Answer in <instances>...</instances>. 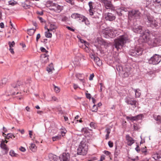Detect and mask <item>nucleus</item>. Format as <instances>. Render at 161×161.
Segmentation results:
<instances>
[{
  "label": "nucleus",
  "mask_w": 161,
  "mask_h": 161,
  "mask_svg": "<svg viewBox=\"0 0 161 161\" xmlns=\"http://www.w3.org/2000/svg\"><path fill=\"white\" fill-rule=\"evenodd\" d=\"M142 37L139 39V42L141 41L142 42H144L149 39L150 35L149 31L148 30L145 31L144 32L143 31Z\"/></svg>",
  "instance_id": "10"
},
{
  "label": "nucleus",
  "mask_w": 161,
  "mask_h": 161,
  "mask_svg": "<svg viewBox=\"0 0 161 161\" xmlns=\"http://www.w3.org/2000/svg\"><path fill=\"white\" fill-rule=\"evenodd\" d=\"M151 41L153 46L158 44L161 41V36H157L155 38L151 40Z\"/></svg>",
  "instance_id": "16"
},
{
  "label": "nucleus",
  "mask_w": 161,
  "mask_h": 161,
  "mask_svg": "<svg viewBox=\"0 0 161 161\" xmlns=\"http://www.w3.org/2000/svg\"><path fill=\"white\" fill-rule=\"evenodd\" d=\"M161 61V55L155 54L148 60L150 64L156 65L158 64Z\"/></svg>",
  "instance_id": "6"
},
{
  "label": "nucleus",
  "mask_w": 161,
  "mask_h": 161,
  "mask_svg": "<svg viewBox=\"0 0 161 161\" xmlns=\"http://www.w3.org/2000/svg\"><path fill=\"white\" fill-rule=\"evenodd\" d=\"M133 31L136 33L142 34L143 33L142 27L141 26H134L132 27Z\"/></svg>",
  "instance_id": "17"
},
{
  "label": "nucleus",
  "mask_w": 161,
  "mask_h": 161,
  "mask_svg": "<svg viewBox=\"0 0 161 161\" xmlns=\"http://www.w3.org/2000/svg\"><path fill=\"white\" fill-rule=\"evenodd\" d=\"M97 110V107L95 104L93 106L92 108V112H96Z\"/></svg>",
  "instance_id": "43"
},
{
  "label": "nucleus",
  "mask_w": 161,
  "mask_h": 161,
  "mask_svg": "<svg viewBox=\"0 0 161 161\" xmlns=\"http://www.w3.org/2000/svg\"><path fill=\"white\" fill-rule=\"evenodd\" d=\"M141 16V13L138 10L133 9L129 12L128 16L129 18H132L136 19H139Z\"/></svg>",
  "instance_id": "5"
},
{
  "label": "nucleus",
  "mask_w": 161,
  "mask_h": 161,
  "mask_svg": "<svg viewBox=\"0 0 161 161\" xmlns=\"http://www.w3.org/2000/svg\"><path fill=\"white\" fill-rule=\"evenodd\" d=\"M130 67H125L123 68L121 74L124 77H127L130 74Z\"/></svg>",
  "instance_id": "14"
},
{
  "label": "nucleus",
  "mask_w": 161,
  "mask_h": 161,
  "mask_svg": "<svg viewBox=\"0 0 161 161\" xmlns=\"http://www.w3.org/2000/svg\"><path fill=\"white\" fill-rule=\"evenodd\" d=\"M125 102L128 105L133 106L135 108L137 107V101L129 97H126L125 99Z\"/></svg>",
  "instance_id": "11"
},
{
  "label": "nucleus",
  "mask_w": 161,
  "mask_h": 161,
  "mask_svg": "<svg viewBox=\"0 0 161 161\" xmlns=\"http://www.w3.org/2000/svg\"><path fill=\"white\" fill-rule=\"evenodd\" d=\"M41 51L42 52H46L47 53L48 52V51L47 50L44 48L43 47H41L40 49Z\"/></svg>",
  "instance_id": "50"
},
{
  "label": "nucleus",
  "mask_w": 161,
  "mask_h": 161,
  "mask_svg": "<svg viewBox=\"0 0 161 161\" xmlns=\"http://www.w3.org/2000/svg\"><path fill=\"white\" fill-rule=\"evenodd\" d=\"M92 20L93 22L95 24L99 23L101 21V18L98 16H95L92 18Z\"/></svg>",
  "instance_id": "22"
},
{
  "label": "nucleus",
  "mask_w": 161,
  "mask_h": 161,
  "mask_svg": "<svg viewBox=\"0 0 161 161\" xmlns=\"http://www.w3.org/2000/svg\"><path fill=\"white\" fill-rule=\"evenodd\" d=\"M21 5L25 9L29 8L30 6L29 4V2L28 1H25L23 3H22Z\"/></svg>",
  "instance_id": "25"
},
{
  "label": "nucleus",
  "mask_w": 161,
  "mask_h": 161,
  "mask_svg": "<svg viewBox=\"0 0 161 161\" xmlns=\"http://www.w3.org/2000/svg\"><path fill=\"white\" fill-rule=\"evenodd\" d=\"M69 154L68 153H63L61 156L60 157L61 161H69Z\"/></svg>",
  "instance_id": "15"
},
{
  "label": "nucleus",
  "mask_w": 161,
  "mask_h": 161,
  "mask_svg": "<svg viewBox=\"0 0 161 161\" xmlns=\"http://www.w3.org/2000/svg\"><path fill=\"white\" fill-rule=\"evenodd\" d=\"M67 3L70 4L72 5H73L75 4L74 0H64Z\"/></svg>",
  "instance_id": "45"
},
{
  "label": "nucleus",
  "mask_w": 161,
  "mask_h": 161,
  "mask_svg": "<svg viewBox=\"0 0 161 161\" xmlns=\"http://www.w3.org/2000/svg\"><path fill=\"white\" fill-rule=\"evenodd\" d=\"M127 11V8L124 7H122L119 8H118L117 10V13L118 14L119 16H122L124 12H126Z\"/></svg>",
  "instance_id": "21"
},
{
  "label": "nucleus",
  "mask_w": 161,
  "mask_h": 161,
  "mask_svg": "<svg viewBox=\"0 0 161 161\" xmlns=\"http://www.w3.org/2000/svg\"><path fill=\"white\" fill-rule=\"evenodd\" d=\"M142 117V114H140L134 117H130L127 116L126 119L131 121H135L141 119Z\"/></svg>",
  "instance_id": "18"
},
{
  "label": "nucleus",
  "mask_w": 161,
  "mask_h": 161,
  "mask_svg": "<svg viewBox=\"0 0 161 161\" xmlns=\"http://www.w3.org/2000/svg\"><path fill=\"white\" fill-rule=\"evenodd\" d=\"M93 3L92 2H90L88 3V5L89 6L90 9H93Z\"/></svg>",
  "instance_id": "48"
},
{
  "label": "nucleus",
  "mask_w": 161,
  "mask_h": 161,
  "mask_svg": "<svg viewBox=\"0 0 161 161\" xmlns=\"http://www.w3.org/2000/svg\"><path fill=\"white\" fill-rule=\"evenodd\" d=\"M143 49L140 47L137 46L134 49H132L130 52V54L132 56L136 57L142 54Z\"/></svg>",
  "instance_id": "7"
},
{
  "label": "nucleus",
  "mask_w": 161,
  "mask_h": 161,
  "mask_svg": "<svg viewBox=\"0 0 161 161\" xmlns=\"http://www.w3.org/2000/svg\"><path fill=\"white\" fill-rule=\"evenodd\" d=\"M146 17L145 23L147 27L154 28L158 26V23L149 14H146Z\"/></svg>",
  "instance_id": "4"
},
{
  "label": "nucleus",
  "mask_w": 161,
  "mask_h": 161,
  "mask_svg": "<svg viewBox=\"0 0 161 161\" xmlns=\"http://www.w3.org/2000/svg\"><path fill=\"white\" fill-rule=\"evenodd\" d=\"M146 147H145V148L141 149V152L143 153H144L145 155H146L147 154V150L145 148H146Z\"/></svg>",
  "instance_id": "49"
},
{
  "label": "nucleus",
  "mask_w": 161,
  "mask_h": 161,
  "mask_svg": "<svg viewBox=\"0 0 161 161\" xmlns=\"http://www.w3.org/2000/svg\"><path fill=\"white\" fill-rule=\"evenodd\" d=\"M86 138L83 139L80 142L77 149V154L81 155H85L87 152L88 146L86 145Z\"/></svg>",
  "instance_id": "3"
},
{
  "label": "nucleus",
  "mask_w": 161,
  "mask_h": 161,
  "mask_svg": "<svg viewBox=\"0 0 161 161\" xmlns=\"http://www.w3.org/2000/svg\"><path fill=\"white\" fill-rule=\"evenodd\" d=\"M48 56L46 55L45 54L43 55V57L42 58V62H43L44 63H45L48 61Z\"/></svg>",
  "instance_id": "32"
},
{
  "label": "nucleus",
  "mask_w": 161,
  "mask_h": 161,
  "mask_svg": "<svg viewBox=\"0 0 161 161\" xmlns=\"http://www.w3.org/2000/svg\"><path fill=\"white\" fill-rule=\"evenodd\" d=\"M103 32V36L106 38H113L115 36L113 31L111 29L106 28Z\"/></svg>",
  "instance_id": "8"
},
{
  "label": "nucleus",
  "mask_w": 161,
  "mask_h": 161,
  "mask_svg": "<svg viewBox=\"0 0 161 161\" xmlns=\"http://www.w3.org/2000/svg\"><path fill=\"white\" fill-rule=\"evenodd\" d=\"M8 3L9 5H11L12 6L14 5L17 3L14 1V0L9 1Z\"/></svg>",
  "instance_id": "46"
},
{
  "label": "nucleus",
  "mask_w": 161,
  "mask_h": 161,
  "mask_svg": "<svg viewBox=\"0 0 161 161\" xmlns=\"http://www.w3.org/2000/svg\"><path fill=\"white\" fill-rule=\"evenodd\" d=\"M86 97L88 99H90L91 98V94L89 93H86Z\"/></svg>",
  "instance_id": "59"
},
{
  "label": "nucleus",
  "mask_w": 161,
  "mask_h": 161,
  "mask_svg": "<svg viewBox=\"0 0 161 161\" xmlns=\"http://www.w3.org/2000/svg\"><path fill=\"white\" fill-rule=\"evenodd\" d=\"M11 86L14 88H17V90H23L25 87L24 83L21 81H17L16 83L12 84Z\"/></svg>",
  "instance_id": "9"
},
{
  "label": "nucleus",
  "mask_w": 161,
  "mask_h": 161,
  "mask_svg": "<svg viewBox=\"0 0 161 161\" xmlns=\"http://www.w3.org/2000/svg\"><path fill=\"white\" fill-rule=\"evenodd\" d=\"M0 147L4 150V154H7L9 150V148L7 147V145L4 144V142H2L0 144Z\"/></svg>",
  "instance_id": "19"
},
{
  "label": "nucleus",
  "mask_w": 161,
  "mask_h": 161,
  "mask_svg": "<svg viewBox=\"0 0 161 161\" xmlns=\"http://www.w3.org/2000/svg\"><path fill=\"white\" fill-rule=\"evenodd\" d=\"M90 126L92 128H94V126H95V125H94V123L93 122H91L90 123Z\"/></svg>",
  "instance_id": "62"
},
{
  "label": "nucleus",
  "mask_w": 161,
  "mask_h": 161,
  "mask_svg": "<svg viewBox=\"0 0 161 161\" xmlns=\"http://www.w3.org/2000/svg\"><path fill=\"white\" fill-rule=\"evenodd\" d=\"M12 137H15L14 135L12 133H8L6 136H5V138L7 139H8L9 138H12Z\"/></svg>",
  "instance_id": "39"
},
{
  "label": "nucleus",
  "mask_w": 161,
  "mask_h": 161,
  "mask_svg": "<svg viewBox=\"0 0 161 161\" xmlns=\"http://www.w3.org/2000/svg\"><path fill=\"white\" fill-rule=\"evenodd\" d=\"M120 153V151L119 149H118L117 147H116L115 148V151L114 152V157L117 158V156Z\"/></svg>",
  "instance_id": "33"
},
{
  "label": "nucleus",
  "mask_w": 161,
  "mask_h": 161,
  "mask_svg": "<svg viewBox=\"0 0 161 161\" xmlns=\"http://www.w3.org/2000/svg\"><path fill=\"white\" fill-rule=\"evenodd\" d=\"M54 90L55 92L57 93L59 92L60 90L59 88L58 87L56 86L55 85H54Z\"/></svg>",
  "instance_id": "47"
},
{
  "label": "nucleus",
  "mask_w": 161,
  "mask_h": 161,
  "mask_svg": "<svg viewBox=\"0 0 161 161\" xmlns=\"http://www.w3.org/2000/svg\"><path fill=\"white\" fill-rule=\"evenodd\" d=\"M108 145L110 147H113V144L111 141H109L108 142Z\"/></svg>",
  "instance_id": "53"
},
{
  "label": "nucleus",
  "mask_w": 161,
  "mask_h": 161,
  "mask_svg": "<svg viewBox=\"0 0 161 161\" xmlns=\"http://www.w3.org/2000/svg\"><path fill=\"white\" fill-rule=\"evenodd\" d=\"M47 7L51 11L56 13H60L63 9V6L57 3H53L51 1H47L46 3Z\"/></svg>",
  "instance_id": "1"
},
{
  "label": "nucleus",
  "mask_w": 161,
  "mask_h": 161,
  "mask_svg": "<svg viewBox=\"0 0 161 161\" xmlns=\"http://www.w3.org/2000/svg\"><path fill=\"white\" fill-rule=\"evenodd\" d=\"M93 9H89V12L90 15H92L93 14Z\"/></svg>",
  "instance_id": "56"
},
{
  "label": "nucleus",
  "mask_w": 161,
  "mask_h": 161,
  "mask_svg": "<svg viewBox=\"0 0 161 161\" xmlns=\"http://www.w3.org/2000/svg\"><path fill=\"white\" fill-rule=\"evenodd\" d=\"M40 37V34H38L37 35L36 37V41L37 42L38 41V39Z\"/></svg>",
  "instance_id": "63"
},
{
  "label": "nucleus",
  "mask_w": 161,
  "mask_h": 161,
  "mask_svg": "<svg viewBox=\"0 0 161 161\" xmlns=\"http://www.w3.org/2000/svg\"><path fill=\"white\" fill-rule=\"evenodd\" d=\"M57 28L56 25L54 24H50V27L49 29H48V30L50 31H55L56 29Z\"/></svg>",
  "instance_id": "30"
},
{
  "label": "nucleus",
  "mask_w": 161,
  "mask_h": 161,
  "mask_svg": "<svg viewBox=\"0 0 161 161\" xmlns=\"http://www.w3.org/2000/svg\"><path fill=\"white\" fill-rule=\"evenodd\" d=\"M83 15L78 13H74L72 14L71 17L72 18L76 19L77 18H81L82 19Z\"/></svg>",
  "instance_id": "24"
},
{
  "label": "nucleus",
  "mask_w": 161,
  "mask_h": 161,
  "mask_svg": "<svg viewBox=\"0 0 161 161\" xmlns=\"http://www.w3.org/2000/svg\"><path fill=\"white\" fill-rule=\"evenodd\" d=\"M94 75L93 73L91 74L90 75V77L89 78V80H92L93 78L94 77Z\"/></svg>",
  "instance_id": "54"
},
{
  "label": "nucleus",
  "mask_w": 161,
  "mask_h": 161,
  "mask_svg": "<svg viewBox=\"0 0 161 161\" xmlns=\"http://www.w3.org/2000/svg\"><path fill=\"white\" fill-rule=\"evenodd\" d=\"M48 157L50 161H57L58 159L57 156L52 153L49 154Z\"/></svg>",
  "instance_id": "23"
},
{
  "label": "nucleus",
  "mask_w": 161,
  "mask_h": 161,
  "mask_svg": "<svg viewBox=\"0 0 161 161\" xmlns=\"http://www.w3.org/2000/svg\"><path fill=\"white\" fill-rule=\"evenodd\" d=\"M126 137L127 144L129 146H131L134 142V140L129 135H126Z\"/></svg>",
  "instance_id": "20"
},
{
  "label": "nucleus",
  "mask_w": 161,
  "mask_h": 161,
  "mask_svg": "<svg viewBox=\"0 0 161 161\" xmlns=\"http://www.w3.org/2000/svg\"><path fill=\"white\" fill-rule=\"evenodd\" d=\"M94 61L98 66H99L102 65V61L98 57L95 58Z\"/></svg>",
  "instance_id": "27"
},
{
  "label": "nucleus",
  "mask_w": 161,
  "mask_h": 161,
  "mask_svg": "<svg viewBox=\"0 0 161 161\" xmlns=\"http://www.w3.org/2000/svg\"><path fill=\"white\" fill-rule=\"evenodd\" d=\"M45 29H47V31L45 32V36L47 38H51L52 37V34L51 33L49 32L50 31L48 30V28H47L46 26H45Z\"/></svg>",
  "instance_id": "26"
},
{
  "label": "nucleus",
  "mask_w": 161,
  "mask_h": 161,
  "mask_svg": "<svg viewBox=\"0 0 161 161\" xmlns=\"http://www.w3.org/2000/svg\"><path fill=\"white\" fill-rule=\"evenodd\" d=\"M153 118L155 119V120L158 121L157 123L159 124L160 123L161 124V116L160 115H158L156 116L155 115H153Z\"/></svg>",
  "instance_id": "28"
},
{
  "label": "nucleus",
  "mask_w": 161,
  "mask_h": 161,
  "mask_svg": "<svg viewBox=\"0 0 161 161\" xmlns=\"http://www.w3.org/2000/svg\"><path fill=\"white\" fill-rule=\"evenodd\" d=\"M128 40V37L126 35H123L120 36L118 39L114 40V46L118 50L119 49L122 48L125 43Z\"/></svg>",
  "instance_id": "2"
},
{
  "label": "nucleus",
  "mask_w": 161,
  "mask_h": 161,
  "mask_svg": "<svg viewBox=\"0 0 161 161\" xmlns=\"http://www.w3.org/2000/svg\"><path fill=\"white\" fill-rule=\"evenodd\" d=\"M19 149L22 152H25L26 151L25 149L22 147H21Z\"/></svg>",
  "instance_id": "55"
},
{
  "label": "nucleus",
  "mask_w": 161,
  "mask_h": 161,
  "mask_svg": "<svg viewBox=\"0 0 161 161\" xmlns=\"http://www.w3.org/2000/svg\"><path fill=\"white\" fill-rule=\"evenodd\" d=\"M111 130L109 128H107L106 130V131L107 132V134H109Z\"/></svg>",
  "instance_id": "60"
},
{
  "label": "nucleus",
  "mask_w": 161,
  "mask_h": 161,
  "mask_svg": "<svg viewBox=\"0 0 161 161\" xmlns=\"http://www.w3.org/2000/svg\"><path fill=\"white\" fill-rule=\"evenodd\" d=\"M9 154L12 157H17L18 156V154L15 153L14 150H11L9 152Z\"/></svg>",
  "instance_id": "35"
},
{
  "label": "nucleus",
  "mask_w": 161,
  "mask_h": 161,
  "mask_svg": "<svg viewBox=\"0 0 161 161\" xmlns=\"http://www.w3.org/2000/svg\"><path fill=\"white\" fill-rule=\"evenodd\" d=\"M82 22H84L86 25H90V22L88 19L84 16H83L81 20Z\"/></svg>",
  "instance_id": "29"
},
{
  "label": "nucleus",
  "mask_w": 161,
  "mask_h": 161,
  "mask_svg": "<svg viewBox=\"0 0 161 161\" xmlns=\"http://www.w3.org/2000/svg\"><path fill=\"white\" fill-rule=\"evenodd\" d=\"M17 130L19 131L22 134H24L25 132V130L24 129H22V130H20V129H18Z\"/></svg>",
  "instance_id": "57"
},
{
  "label": "nucleus",
  "mask_w": 161,
  "mask_h": 161,
  "mask_svg": "<svg viewBox=\"0 0 161 161\" xmlns=\"http://www.w3.org/2000/svg\"><path fill=\"white\" fill-rule=\"evenodd\" d=\"M53 69H54L53 67H48L47 68V70L48 72H50Z\"/></svg>",
  "instance_id": "51"
},
{
  "label": "nucleus",
  "mask_w": 161,
  "mask_h": 161,
  "mask_svg": "<svg viewBox=\"0 0 161 161\" xmlns=\"http://www.w3.org/2000/svg\"><path fill=\"white\" fill-rule=\"evenodd\" d=\"M36 30L33 29H30L27 30L28 34L30 36L32 35L35 33Z\"/></svg>",
  "instance_id": "34"
},
{
  "label": "nucleus",
  "mask_w": 161,
  "mask_h": 161,
  "mask_svg": "<svg viewBox=\"0 0 161 161\" xmlns=\"http://www.w3.org/2000/svg\"><path fill=\"white\" fill-rule=\"evenodd\" d=\"M116 69L117 70L119 71H121V73H122V71H123V68L120 65H118L116 66Z\"/></svg>",
  "instance_id": "41"
},
{
  "label": "nucleus",
  "mask_w": 161,
  "mask_h": 161,
  "mask_svg": "<svg viewBox=\"0 0 161 161\" xmlns=\"http://www.w3.org/2000/svg\"><path fill=\"white\" fill-rule=\"evenodd\" d=\"M153 2L155 4H158L161 8V0H153Z\"/></svg>",
  "instance_id": "38"
},
{
  "label": "nucleus",
  "mask_w": 161,
  "mask_h": 161,
  "mask_svg": "<svg viewBox=\"0 0 161 161\" xmlns=\"http://www.w3.org/2000/svg\"><path fill=\"white\" fill-rule=\"evenodd\" d=\"M133 127L134 130H137L140 128V126L138 125L135 123L133 124Z\"/></svg>",
  "instance_id": "42"
},
{
  "label": "nucleus",
  "mask_w": 161,
  "mask_h": 161,
  "mask_svg": "<svg viewBox=\"0 0 161 161\" xmlns=\"http://www.w3.org/2000/svg\"><path fill=\"white\" fill-rule=\"evenodd\" d=\"M66 28L69 30L70 31H75V30L73 29L72 28L69 26H67L66 27Z\"/></svg>",
  "instance_id": "58"
},
{
  "label": "nucleus",
  "mask_w": 161,
  "mask_h": 161,
  "mask_svg": "<svg viewBox=\"0 0 161 161\" xmlns=\"http://www.w3.org/2000/svg\"><path fill=\"white\" fill-rule=\"evenodd\" d=\"M135 150L138 153L140 152V150L139 148V147L138 145L135 148Z\"/></svg>",
  "instance_id": "61"
},
{
  "label": "nucleus",
  "mask_w": 161,
  "mask_h": 161,
  "mask_svg": "<svg viewBox=\"0 0 161 161\" xmlns=\"http://www.w3.org/2000/svg\"><path fill=\"white\" fill-rule=\"evenodd\" d=\"M36 147L34 144H31V146L30 147V149L32 151L34 152L36 149Z\"/></svg>",
  "instance_id": "36"
},
{
  "label": "nucleus",
  "mask_w": 161,
  "mask_h": 161,
  "mask_svg": "<svg viewBox=\"0 0 161 161\" xmlns=\"http://www.w3.org/2000/svg\"><path fill=\"white\" fill-rule=\"evenodd\" d=\"M134 90L135 92V97L136 98L139 97L141 94L140 92V90L139 89H134Z\"/></svg>",
  "instance_id": "31"
},
{
  "label": "nucleus",
  "mask_w": 161,
  "mask_h": 161,
  "mask_svg": "<svg viewBox=\"0 0 161 161\" xmlns=\"http://www.w3.org/2000/svg\"><path fill=\"white\" fill-rule=\"evenodd\" d=\"M105 18L107 20L112 21L115 19L116 17L114 14L110 13H107L105 14Z\"/></svg>",
  "instance_id": "13"
},
{
  "label": "nucleus",
  "mask_w": 161,
  "mask_h": 161,
  "mask_svg": "<svg viewBox=\"0 0 161 161\" xmlns=\"http://www.w3.org/2000/svg\"><path fill=\"white\" fill-rule=\"evenodd\" d=\"M68 18L66 16H64L62 17L61 20L63 21H65L68 19Z\"/></svg>",
  "instance_id": "52"
},
{
  "label": "nucleus",
  "mask_w": 161,
  "mask_h": 161,
  "mask_svg": "<svg viewBox=\"0 0 161 161\" xmlns=\"http://www.w3.org/2000/svg\"><path fill=\"white\" fill-rule=\"evenodd\" d=\"M7 79L6 78H3L1 80V82L0 83V85L3 86L5 85L7 83Z\"/></svg>",
  "instance_id": "37"
},
{
  "label": "nucleus",
  "mask_w": 161,
  "mask_h": 161,
  "mask_svg": "<svg viewBox=\"0 0 161 161\" xmlns=\"http://www.w3.org/2000/svg\"><path fill=\"white\" fill-rule=\"evenodd\" d=\"M105 7L107 9H112L113 6L111 2L108 0H101Z\"/></svg>",
  "instance_id": "12"
},
{
  "label": "nucleus",
  "mask_w": 161,
  "mask_h": 161,
  "mask_svg": "<svg viewBox=\"0 0 161 161\" xmlns=\"http://www.w3.org/2000/svg\"><path fill=\"white\" fill-rule=\"evenodd\" d=\"M9 50L11 53L14 54V52L13 50V49L12 48H9Z\"/></svg>",
  "instance_id": "64"
},
{
  "label": "nucleus",
  "mask_w": 161,
  "mask_h": 161,
  "mask_svg": "<svg viewBox=\"0 0 161 161\" xmlns=\"http://www.w3.org/2000/svg\"><path fill=\"white\" fill-rule=\"evenodd\" d=\"M8 44L9 45V48H12L14 47L15 45V42L14 41H13L12 42H8Z\"/></svg>",
  "instance_id": "44"
},
{
  "label": "nucleus",
  "mask_w": 161,
  "mask_h": 161,
  "mask_svg": "<svg viewBox=\"0 0 161 161\" xmlns=\"http://www.w3.org/2000/svg\"><path fill=\"white\" fill-rule=\"evenodd\" d=\"M61 138V135H58L55 136H54L52 137V139L53 141H55L58 140L60 139Z\"/></svg>",
  "instance_id": "40"
}]
</instances>
